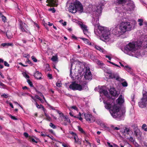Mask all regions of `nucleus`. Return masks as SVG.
I'll use <instances>...</instances> for the list:
<instances>
[{"label":"nucleus","mask_w":147,"mask_h":147,"mask_svg":"<svg viewBox=\"0 0 147 147\" xmlns=\"http://www.w3.org/2000/svg\"><path fill=\"white\" fill-rule=\"evenodd\" d=\"M105 3L104 1H102L97 6L92 7V11L90 13L92 16L91 22L94 27V32H98L99 34H101L100 39L106 42L110 39V30L107 27L100 26L99 23V19L101 15L102 7Z\"/></svg>","instance_id":"obj_1"},{"label":"nucleus","mask_w":147,"mask_h":147,"mask_svg":"<svg viewBox=\"0 0 147 147\" xmlns=\"http://www.w3.org/2000/svg\"><path fill=\"white\" fill-rule=\"evenodd\" d=\"M114 100L112 98H108L107 100H104L103 102L106 109L109 110L111 116L117 120H121L123 119V113L119 111V107L114 103Z\"/></svg>","instance_id":"obj_2"},{"label":"nucleus","mask_w":147,"mask_h":147,"mask_svg":"<svg viewBox=\"0 0 147 147\" xmlns=\"http://www.w3.org/2000/svg\"><path fill=\"white\" fill-rule=\"evenodd\" d=\"M142 42L138 40L129 43L125 47L123 51L126 54L131 55L132 53L139 47Z\"/></svg>","instance_id":"obj_3"},{"label":"nucleus","mask_w":147,"mask_h":147,"mask_svg":"<svg viewBox=\"0 0 147 147\" xmlns=\"http://www.w3.org/2000/svg\"><path fill=\"white\" fill-rule=\"evenodd\" d=\"M143 37L144 39H142V42L141 43V45L134 51L133 53H134V54H132L133 55H134L135 57L137 58L142 56L144 54V53L143 52V51L139 49H147V36H142V38H143Z\"/></svg>","instance_id":"obj_4"},{"label":"nucleus","mask_w":147,"mask_h":147,"mask_svg":"<svg viewBox=\"0 0 147 147\" xmlns=\"http://www.w3.org/2000/svg\"><path fill=\"white\" fill-rule=\"evenodd\" d=\"M119 27L123 34L126 31L131 30L132 28V26L128 22H123L119 24Z\"/></svg>","instance_id":"obj_5"},{"label":"nucleus","mask_w":147,"mask_h":147,"mask_svg":"<svg viewBox=\"0 0 147 147\" xmlns=\"http://www.w3.org/2000/svg\"><path fill=\"white\" fill-rule=\"evenodd\" d=\"M69 87L70 89L73 90H78L80 91L86 89L87 87L86 85L85 87H82L81 85L74 82H71Z\"/></svg>","instance_id":"obj_6"},{"label":"nucleus","mask_w":147,"mask_h":147,"mask_svg":"<svg viewBox=\"0 0 147 147\" xmlns=\"http://www.w3.org/2000/svg\"><path fill=\"white\" fill-rule=\"evenodd\" d=\"M143 98L141 101L138 102L139 107L142 108L147 107V92H145V93H143Z\"/></svg>","instance_id":"obj_7"},{"label":"nucleus","mask_w":147,"mask_h":147,"mask_svg":"<svg viewBox=\"0 0 147 147\" xmlns=\"http://www.w3.org/2000/svg\"><path fill=\"white\" fill-rule=\"evenodd\" d=\"M112 33L117 36H119L123 34L122 32L121 31L119 25H116L111 29Z\"/></svg>","instance_id":"obj_8"},{"label":"nucleus","mask_w":147,"mask_h":147,"mask_svg":"<svg viewBox=\"0 0 147 147\" xmlns=\"http://www.w3.org/2000/svg\"><path fill=\"white\" fill-rule=\"evenodd\" d=\"M134 3L133 1L129 0L128 2L125 3L122 8L127 11H131L134 10Z\"/></svg>","instance_id":"obj_9"},{"label":"nucleus","mask_w":147,"mask_h":147,"mask_svg":"<svg viewBox=\"0 0 147 147\" xmlns=\"http://www.w3.org/2000/svg\"><path fill=\"white\" fill-rule=\"evenodd\" d=\"M84 73V77L85 79L91 80L92 79V76L89 67H86Z\"/></svg>","instance_id":"obj_10"},{"label":"nucleus","mask_w":147,"mask_h":147,"mask_svg":"<svg viewBox=\"0 0 147 147\" xmlns=\"http://www.w3.org/2000/svg\"><path fill=\"white\" fill-rule=\"evenodd\" d=\"M69 10L70 12L73 13H75L76 12V2L74 4H71L70 5Z\"/></svg>","instance_id":"obj_11"},{"label":"nucleus","mask_w":147,"mask_h":147,"mask_svg":"<svg viewBox=\"0 0 147 147\" xmlns=\"http://www.w3.org/2000/svg\"><path fill=\"white\" fill-rule=\"evenodd\" d=\"M80 26L84 34L88 37L89 34L88 32V30L87 29V26L83 24L80 25Z\"/></svg>","instance_id":"obj_12"},{"label":"nucleus","mask_w":147,"mask_h":147,"mask_svg":"<svg viewBox=\"0 0 147 147\" xmlns=\"http://www.w3.org/2000/svg\"><path fill=\"white\" fill-rule=\"evenodd\" d=\"M76 11H78L80 12L83 11V8L82 5L79 1H76Z\"/></svg>","instance_id":"obj_13"},{"label":"nucleus","mask_w":147,"mask_h":147,"mask_svg":"<svg viewBox=\"0 0 147 147\" xmlns=\"http://www.w3.org/2000/svg\"><path fill=\"white\" fill-rule=\"evenodd\" d=\"M124 97L121 94L119 95L118 98L116 100L117 103L120 105H121L124 102Z\"/></svg>","instance_id":"obj_14"},{"label":"nucleus","mask_w":147,"mask_h":147,"mask_svg":"<svg viewBox=\"0 0 147 147\" xmlns=\"http://www.w3.org/2000/svg\"><path fill=\"white\" fill-rule=\"evenodd\" d=\"M105 87L104 86H102L99 88L98 91L100 94H103L106 96L108 94V92L105 89Z\"/></svg>","instance_id":"obj_15"},{"label":"nucleus","mask_w":147,"mask_h":147,"mask_svg":"<svg viewBox=\"0 0 147 147\" xmlns=\"http://www.w3.org/2000/svg\"><path fill=\"white\" fill-rule=\"evenodd\" d=\"M129 0H116L115 2L117 5H122L123 7Z\"/></svg>","instance_id":"obj_16"},{"label":"nucleus","mask_w":147,"mask_h":147,"mask_svg":"<svg viewBox=\"0 0 147 147\" xmlns=\"http://www.w3.org/2000/svg\"><path fill=\"white\" fill-rule=\"evenodd\" d=\"M110 94L113 96H116L118 95L117 91L114 88H111L109 90Z\"/></svg>","instance_id":"obj_17"},{"label":"nucleus","mask_w":147,"mask_h":147,"mask_svg":"<svg viewBox=\"0 0 147 147\" xmlns=\"http://www.w3.org/2000/svg\"><path fill=\"white\" fill-rule=\"evenodd\" d=\"M82 115H84L85 118L87 121H90L92 117V115L85 113H83Z\"/></svg>","instance_id":"obj_18"},{"label":"nucleus","mask_w":147,"mask_h":147,"mask_svg":"<svg viewBox=\"0 0 147 147\" xmlns=\"http://www.w3.org/2000/svg\"><path fill=\"white\" fill-rule=\"evenodd\" d=\"M34 76L35 78L37 79H42V74L41 73L39 72L38 71H36L34 73Z\"/></svg>","instance_id":"obj_19"},{"label":"nucleus","mask_w":147,"mask_h":147,"mask_svg":"<svg viewBox=\"0 0 147 147\" xmlns=\"http://www.w3.org/2000/svg\"><path fill=\"white\" fill-rule=\"evenodd\" d=\"M109 77L112 79H115L117 80L118 81H120V79L118 75L113 73L109 75Z\"/></svg>","instance_id":"obj_20"},{"label":"nucleus","mask_w":147,"mask_h":147,"mask_svg":"<svg viewBox=\"0 0 147 147\" xmlns=\"http://www.w3.org/2000/svg\"><path fill=\"white\" fill-rule=\"evenodd\" d=\"M124 133L130 136L132 134L133 132L129 128L126 127L124 129Z\"/></svg>","instance_id":"obj_21"},{"label":"nucleus","mask_w":147,"mask_h":147,"mask_svg":"<svg viewBox=\"0 0 147 147\" xmlns=\"http://www.w3.org/2000/svg\"><path fill=\"white\" fill-rule=\"evenodd\" d=\"M58 0H47V2H48V4L50 5H55L58 2Z\"/></svg>","instance_id":"obj_22"},{"label":"nucleus","mask_w":147,"mask_h":147,"mask_svg":"<svg viewBox=\"0 0 147 147\" xmlns=\"http://www.w3.org/2000/svg\"><path fill=\"white\" fill-rule=\"evenodd\" d=\"M94 46L95 48L96 49L99 51L100 52L102 53H103L104 52V49L102 48L100 46L96 45H94Z\"/></svg>","instance_id":"obj_23"},{"label":"nucleus","mask_w":147,"mask_h":147,"mask_svg":"<svg viewBox=\"0 0 147 147\" xmlns=\"http://www.w3.org/2000/svg\"><path fill=\"white\" fill-rule=\"evenodd\" d=\"M35 105H36V107L38 109H40L41 108L42 110L44 112L45 111V109L44 108L43 106L41 105H39L37 102L35 103Z\"/></svg>","instance_id":"obj_24"},{"label":"nucleus","mask_w":147,"mask_h":147,"mask_svg":"<svg viewBox=\"0 0 147 147\" xmlns=\"http://www.w3.org/2000/svg\"><path fill=\"white\" fill-rule=\"evenodd\" d=\"M74 138L75 140V142L76 143H77L80 144H81V141L78 137L77 135L75 136H74Z\"/></svg>","instance_id":"obj_25"},{"label":"nucleus","mask_w":147,"mask_h":147,"mask_svg":"<svg viewBox=\"0 0 147 147\" xmlns=\"http://www.w3.org/2000/svg\"><path fill=\"white\" fill-rule=\"evenodd\" d=\"M23 24L22 23H20V29L22 32H27V31L25 29L24 27Z\"/></svg>","instance_id":"obj_26"},{"label":"nucleus","mask_w":147,"mask_h":147,"mask_svg":"<svg viewBox=\"0 0 147 147\" xmlns=\"http://www.w3.org/2000/svg\"><path fill=\"white\" fill-rule=\"evenodd\" d=\"M13 44L11 43H3L1 44V45L3 47H8L10 46H12Z\"/></svg>","instance_id":"obj_27"},{"label":"nucleus","mask_w":147,"mask_h":147,"mask_svg":"<svg viewBox=\"0 0 147 147\" xmlns=\"http://www.w3.org/2000/svg\"><path fill=\"white\" fill-rule=\"evenodd\" d=\"M135 96L134 94H133L131 96V104L134 105L135 104V100H134Z\"/></svg>","instance_id":"obj_28"},{"label":"nucleus","mask_w":147,"mask_h":147,"mask_svg":"<svg viewBox=\"0 0 147 147\" xmlns=\"http://www.w3.org/2000/svg\"><path fill=\"white\" fill-rule=\"evenodd\" d=\"M97 64L101 68H103L105 65L99 60L97 61Z\"/></svg>","instance_id":"obj_29"},{"label":"nucleus","mask_w":147,"mask_h":147,"mask_svg":"<svg viewBox=\"0 0 147 147\" xmlns=\"http://www.w3.org/2000/svg\"><path fill=\"white\" fill-rule=\"evenodd\" d=\"M78 130L81 133L85 135L86 134L85 132L83 130L82 128L80 126H78Z\"/></svg>","instance_id":"obj_30"},{"label":"nucleus","mask_w":147,"mask_h":147,"mask_svg":"<svg viewBox=\"0 0 147 147\" xmlns=\"http://www.w3.org/2000/svg\"><path fill=\"white\" fill-rule=\"evenodd\" d=\"M72 63H71V67L70 69V76L71 78L74 79V75H73L72 74Z\"/></svg>","instance_id":"obj_31"},{"label":"nucleus","mask_w":147,"mask_h":147,"mask_svg":"<svg viewBox=\"0 0 147 147\" xmlns=\"http://www.w3.org/2000/svg\"><path fill=\"white\" fill-rule=\"evenodd\" d=\"M80 38L82 39L85 43L88 44L89 42V40L88 39L86 38H83L82 37Z\"/></svg>","instance_id":"obj_32"},{"label":"nucleus","mask_w":147,"mask_h":147,"mask_svg":"<svg viewBox=\"0 0 147 147\" xmlns=\"http://www.w3.org/2000/svg\"><path fill=\"white\" fill-rule=\"evenodd\" d=\"M0 16L1 17V18L2 19V20L4 22H5V20H6V18L5 16H3L1 13V12H0Z\"/></svg>","instance_id":"obj_33"},{"label":"nucleus","mask_w":147,"mask_h":147,"mask_svg":"<svg viewBox=\"0 0 147 147\" xmlns=\"http://www.w3.org/2000/svg\"><path fill=\"white\" fill-rule=\"evenodd\" d=\"M64 118L65 121H67V122L69 123H70V119L68 118V116H64Z\"/></svg>","instance_id":"obj_34"},{"label":"nucleus","mask_w":147,"mask_h":147,"mask_svg":"<svg viewBox=\"0 0 147 147\" xmlns=\"http://www.w3.org/2000/svg\"><path fill=\"white\" fill-rule=\"evenodd\" d=\"M29 140L30 142H35V143H37L38 142L36 141L34 139L32 138L31 137H29Z\"/></svg>","instance_id":"obj_35"},{"label":"nucleus","mask_w":147,"mask_h":147,"mask_svg":"<svg viewBox=\"0 0 147 147\" xmlns=\"http://www.w3.org/2000/svg\"><path fill=\"white\" fill-rule=\"evenodd\" d=\"M142 128L145 131H147V126L145 124H144L142 126Z\"/></svg>","instance_id":"obj_36"},{"label":"nucleus","mask_w":147,"mask_h":147,"mask_svg":"<svg viewBox=\"0 0 147 147\" xmlns=\"http://www.w3.org/2000/svg\"><path fill=\"white\" fill-rule=\"evenodd\" d=\"M56 111L57 112V113L60 115V117H64V115L63 114L61 113L60 111L58 110H56Z\"/></svg>","instance_id":"obj_37"},{"label":"nucleus","mask_w":147,"mask_h":147,"mask_svg":"<svg viewBox=\"0 0 147 147\" xmlns=\"http://www.w3.org/2000/svg\"><path fill=\"white\" fill-rule=\"evenodd\" d=\"M51 60L54 62L57 61V56H53L51 58Z\"/></svg>","instance_id":"obj_38"},{"label":"nucleus","mask_w":147,"mask_h":147,"mask_svg":"<svg viewBox=\"0 0 147 147\" xmlns=\"http://www.w3.org/2000/svg\"><path fill=\"white\" fill-rule=\"evenodd\" d=\"M49 126L53 128V129H55L56 128V126L52 123H50Z\"/></svg>","instance_id":"obj_39"},{"label":"nucleus","mask_w":147,"mask_h":147,"mask_svg":"<svg viewBox=\"0 0 147 147\" xmlns=\"http://www.w3.org/2000/svg\"><path fill=\"white\" fill-rule=\"evenodd\" d=\"M127 139L129 140V141L132 142H134L135 141V139L133 137L131 136H130V137L127 138Z\"/></svg>","instance_id":"obj_40"},{"label":"nucleus","mask_w":147,"mask_h":147,"mask_svg":"<svg viewBox=\"0 0 147 147\" xmlns=\"http://www.w3.org/2000/svg\"><path fill=\"white\" fill-rule=\"evenodd\" d=\"M125 69L128 72H130L131 71V69L130 68L128 67V66L126 65L125 66Z\"/></svg>","instance_id":"obj_41"},{"label":"nucleus","mask_w":147,"mask_h":147,"mask_svg":"<svg viewBox=\"0 0 147 147\" xmlns=\"http://www.w3.org/2000/svg\"><path fill=\"white\" fill-rule=\"evenodd\" d=\"M117 15H118L119 16L121 17H123V14H124L123 12H118V11L117 12Z\"/></svg>","instance_id":"obj_42"},{"label":"nucleus","mask_w":147,"mask_h":147,"mask_svg":"<svg viewBox=\"0 0 147 147\" xmlns=\"http://www.w3.org/2000/svg\"><path fill=\"white\" fill-rule=\"evenodd\" d=\"M111 127L112 129L114 130H118L120 129V128L117 127H115L114 125H112Z\"/></svg>","instance_id":"obj_43"},{"label":"nucleus","mask_w":147,"mask_h":147,"mask_svg":"<svg viewBox=\"0 0 147 147\" xmlns=\"http://www.w3.org/2000/svg\"><path fill=\"white\" fill-rule=\"evenodd\" d=\"M138 21L139 22V25L140 26H142V23L143 22V20L142 19H139L138 20Z\"/></svg>","instance_id":"obj_44"},{"label":"nucleus","mask_w":147,"mask_h":147,"mask_svg":"<svg viewBox=\"0 0 147 147\" xmlns=\"http://www.w3.org/2000/svg\"><path fill=\"white\" fill-rule=\"evenodd\" d=\"M27 82H28V84H29V85L31 87H32L33 86L32 82L30 81V80H27Z\"/></svg>","instance_id":"obj_45"},{"label":"nucleus","mask_w":147,"mask_h":147,"mask_svg":"<svg viewBox=\"0 0 147 147\" xmlns=\"http://www.w3.org/2000/svg\"><path fill=\"white\" fill-rule=\"evenodd\" d=\"M48 10L49 11H51L53 13L55 12V10L54 8H50L48 9Z\"/></svg>","instance_id":"obj_46"},{"label":"nucleus","mask_w":147,"mask_h":147,"mask_svg":"<svg viewBox=\"0 0 147 147\" xmlns=\"http://www.w3.org/2000/svg\"><path fill=\"white\" fill-rule=\"evenodd\" d=\"M59 143L60 144H62V146L63 147H70L69 146L67 145V144H66L64 143H63L61 142H59Z\"/></svg>","instance_id":"obj_47"},{"label":"nucleus","mask_w":147,"mask_h":147,"mask_svg":"<svg viewBox=\"0 0 147 147\" xmlns=\"http://www.w3.org/2000/svg\"><path fill=\"white\" fill-rule=\"evenodd\" d=\"M121 84L123 87H126L127 86V82L125 81L123 82Z\"/></svg>","instance_id":"obj_48"},{"label":"nucleus","mask_w":147,"mask_h":147,"mask_svg":"<svg viewBox=\"0 0 147 147\" xmlns=\"http://www.w3.org/2000/svg\"><path fill=\"white\" fill-rule=\"evenodd\" d=\"M0 87L2 88H5V85L0 81Z\"/></svg>","instance_id":"obj_49"},{"label":"nucleus","mask_w":147,"mask_h":147,"mask_svg":"<svg viewBox=\"0 0 147 147\" xmlns=\"http://www.w3.org/2000/svg\"><path fill=\"white\" fill-rule=\"evenodd\" d=\"M23 57L28 59L30 57V56L29 54H25L23 55Z\"/></svg>","instance_id":"obj_50"},{"label":"nucleus","mask_w":147,"mask_h":147,"mask_svg":"<svg viewBox=\"0 0 147 147\" xmlns=\"http://www.w3.org/2000/svg\"><path fill=\"white\" fill-rule=\"evenodd\" d=\"M69 133L72 135L74 137V136H75L77 135L76 133L72 131H69Z\"/></svg>","instance_id":"obj_51"},{"label":"nucleus","mask_w":147,"mask_h":147,"mask_svg":"<svg viewBox=\"0 0 147 147\" xmlns=\"http://www.w3.org/2000/svg\"><path fill=\"white\" fill-rule=\"evenodd\" d=\"M1 97H3L5 98H7L8 97V96L7 94H5V93L1 95Z\"/></svg>","instance_id":"obj_52"},{"label":"nucleus","mask_w":147,"mask_h":147,"mask_svg":"<svg viewBox=\"0 0 147 147\" xmlns=\"http://www.w3.org/2000/svg\"><path fill=\"white\" fill-rule=\"evenodd\" d=\"M56 86L59 87H60L61 86V84L60 82H58L56 84Z\"/></svg>","instance_id":"obj_53"},{"label":"nucleus","mask_w":147,"mask_h":147,"mask_svg":"<svg viewBox=\"0 0 147 147\" xmlns=\"http://www.w3.org/2000/svg\"><path fill=\"white\" fill-rule=\"evenodd\" d=\"M70 108L71 109H74V110H76V111L78 110V108H77L75 106H73L70 107Z\"/></svg>","instance_id":"obj_54"},{"label":"nucleus","mask_w":147,"mask_h":147,"mask_svg":"<svg viewBox=\"0 0 147 147\" xmlns=\"http://www.w3.org/2000/svg\"><path fill=\"white\" fill-rule=\"evenodd\" d=\"M23 76L26 78H29V76L26 73H24Z\"/></svg>","instance_id":"obj_55"},{"label":"nucleus","mask_w":147,"mask_h":147,"mask_svg":"<svg viewBox=\"0 0 147 147\" xmlns=\"http://www.w3.org/2000/svg\"><path fill=\"white\" fill-rule=\"evenodd\" d=\"M31 58L34 62H37V59L34 56H32Z\"/></svg>","instance_id":"obj_56"},{"label":"nucleus","mask_w":147,"mask_h":147,"mask_svg":"<svg viewBox=\"0 0 147 147\" xmlns=\"http://www.w3.org/2000/svg\"><path fill=\"white\" fill-rule=\"evenodd\" d=\"M50 68L49 67V65L48 64H47L46 65V70L47 71H48L50 70Z\"/></svg>","instance_id":"obj_57"},{"label":"nucleus","mask_w":147,"mask_h":147,"mask_svg":"<svg viewBox=\"0 0 147 147\" xmlns=\"http://www.w3.org/2000/svg\"><path fill=\"white\" fill-rule=\"evenodd\" d=\"M74 118H78V119H79V120H80L81 121H82L83 119L81 117H78V116H74Z\"/></svg>","instance_id":"obj_58"},{"label":"nucleus","mask_w":147,"mask_h":147,"mask_svg":"<svg viewBox=\"0 0 147 147\" xmlns=\"http://www.w3.org/2000/svg\"><path fill=\"white\" fill-rule=\"evenodd\" d=\"M9 117L11 118V119L15 120H17V119L15 117L12 116L11 115H9Z\"/></svg>","instance_id":"obj_59"},{"label":"nucleus","mask_w":147,"mask_h":147,"mask_svg":"<svg viewBox=\"0 0 147 147\" xmlns=\"http://www.w3.org/2000/svg\"><path fill=\"white\" fill-rule=\"evenodd\" d=\"M108 62H109L111 64H112L113 65H115V66H116L117 67H120L119 65H117L116 64H115V63H113V62H111L110 61H108Z\"/></svg>","instance_id":"obj_60"},{"label":"nucleus","mask_w":147,"mask_h":147,"mask_svg":"<svg viewBox=\"0 0 147 147\" xmlns=\"http://www.w3.org/2000/svg\"><path fill=\"white\" fill-rule=\"evenodd\" d=\"M4 65L6 66L9 67V64L6 61H5L4 62Z\"/></svg>","instance_id":"obj_61"},{"label":"nucleus","mask_w":147,"mask_h":147,"mask_svg":"<svg viewBox=\"0 0 147 147\" xmlns=\"http://www.w3.org/2000/svg\"><path fill=\"white\" fill-rule=\"evenodd\" d=\"M24 136L26 138H28V137H29V136L28 134L26 132H24Z\"/></svg>","instance_id":"obj_62"},{"label":"nucleus","mask_w":147,"mask_h":147,"mask_svg":"<svg viewBox=\"0 0 147 147\" xmlns=\"http://www.w3.org/2000/svg\"><path fill=\"white\" fill-rule=\"evenodd\" d=\"M48 77L50 79H52L53 78L52 75L51 74H48Z\"/></svg>","instance_id":"obj_63"},{"label":"nucleus","mask_w":147,"mask_h":147,"mask_svg":"<svg viewBox=\"0 0 147 147\" xmlns=\"http://www.w3.org/2000/svg\"><path fill=\"white\" fill-rule=\"evenodd\" d=\"M107 143L109 147H113V145H111L110 143L109 142H107Z\"/></svg>","instance_id":"obj_64"}]
</instances>
